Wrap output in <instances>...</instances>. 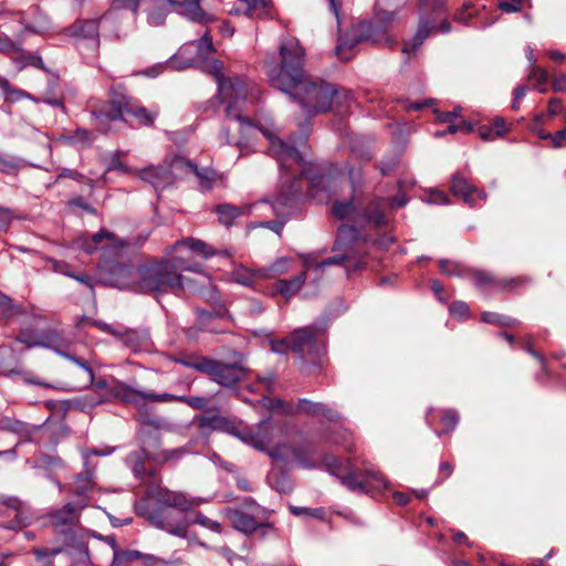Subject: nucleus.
I'll list each match as a JSON object with an SVG mask.
<instances>
[{"instance_id": "nucleus-1", "label": "nucleus", "mask_w": 566, "mask_h": 566, "mask_svg": "<svg viewBox=\"0 0 566 566\" xmlns=\"http://www.w3.org/2000/svg\"><path fill=\"white\" fill-rule=\"evenodd\" d=\"M214 254L216 251L206 242L186 238L169 247L161 260L139 268L116 266L115 284L120 289L132 287L142 293H165L189 285L190 281L181 274L184 271L198 273L202 284L210 283V277L195 263L193 255L208 259Z\"/></svg>"}, {"instance_id": "nucleus-2", "label": "nucleus", "mask_w": 566, "mask_h": 566, "mask_svg": "<svg viewBox=\"0 0 566 566\" xmlns=\"http://www.w3.org/2000/svg\"><path fill=\"white\" fill-rule=\"evenodd\" d=\"M281 65L273 63L266 65V74L271 85L282 92L294 96L306 114L315 115L332 108L334 101L349 99L347 92H338L334 85L327 83L306 82L304 74L305 52L300 42L285 39L280 45Z\"/></svg>"}, {"instance_id": "nucleus-3", "label": "nucleus", "mask_w": 566, "mask_h": 566, "mask_svg": "<svg viewBox=\"0 0 566 566\" xmlns=\"http://www.w3.org/2000/svg\"><path fill=\"white\" fill-rule=\"evenodd\" d=\"M214 52L212 36L207 29L200 39L185 43L170 60L175 70H184L197 66L203 72L211 74L218 82L219 96L222 103H227V117L234 118L251 127L249 119L241 114L248 104L259 101V91L252 83L240 77H224L223 63L216 59H207V55Z\"/></svg>"}, {"instance_id": "nucleus-4", "label": "nucleus", "mask_w": 566, "mask_h": 566, "mask_svg": "<svg viewBox=\"0 0 566 566\" xmlns=\"http://www.w3.org/2000/svg\"><path fill=\"white\" fill-rule=\"evenodd\" d=\"M231 433L244 443L266 452L274 459L286 460L292 457L298 467L303 469H313L317 465V461L314 459L315 451L311 446L292 448L281 443L277 438L282 434V429L270 420L260 422L256 431H252L249 428L241 430L233 428Z\"/></svg>"}, {"instance_id": "nucleus-5", "label": "nucleus", "mask_w": 566, "mask_h": 566, "mask_svg": "<svg viewBox=\"0 0 566 566\" xmlns=\"http://www.w3.org/2000/svg\"><path fill=\"white\" fill-rule=\"evenodd\" d=\"M93 114L98 118L109 120L125 119L126 116H134L142 125H151L156 118V113L147 111L139 106L122 93L115 90L111 92V101L101 109H94Z\"/></svg>"}, {"instance_id": "nucleus-6", "label": "nucleus", "mask_w": 566, "mask_h": 566, "mask_svg": "<svg viewBox=\"0 0 566 566\" xmlns=\"http://www.w3.org/2000/svg\"><path fill=\"white\" fill-rule=\"evenodd\" d=\"M203 501L201 499L188 497L184 493L159 488L148 491L146 500L136 504L135 507L142 506V510H148V512L154 513H156V511L151 510L150 505H154L155 509L159 511H163L168 507H175L182 512H186L191 507L199 505ZM157 514L159 513L157 512Z\"/></svg>"}, {"instance_id": "nucleus-7", "label": "nucleus", "mask_w": 566, "mask_h": 566, "mask_svg": "<svg viewBox=\"0 0 566 566\" xmlns=\"http://www.w3.org/2000/svg\"><path fill=\"white\" fill-rule=\"evenodd\" d=\"M195 369L210 375L213 381L222 386L234 385L245 375L244 369L238 364H223L208 357H202Z\"/></svg>"}, {"instance_id": "nucleus-8", "label": "nucleus", "mask_w": 566, "mask_h": 566, "mask_svg": "<svg viewBox=\"0 0 566 566\" xmlns=\"http://www.w3.org/2000/svg\"><path fill=\"white\" fill-rule=\"evenodd\" d=\"M251 513L241 510H230L228 516L232 525L240 532L250 534L258 528H272V523L268 522L270 511L260 509L258 505L250 506Z\"/></svg>"}, {"instance_id": "nucleus-9", "label": "nucleus", "mask_w": 566, "mask_h": 566, "mask_svg": "<svg viewBox=\"0 0 566 566\" xmlns=\"http://www.w3.org/2000/svg\"><path fill=\"white\" fill-rule=\"evenodd\" d=\"M120 389H122L123 399L125 401H127L128 403H134L137 406H140L146 401H150V402L186 401L189 405L197 407V408H201L205 405V399L199 398V397L188 399L184 396H176V395L167 394V392L153 394V392H147V391H142V390L135 389L130 386H123V387H120Z\"/></svg>"}, {"instance_id": "nucleus-10", "label": "nucleus", "mask_w": 566, "mask_h": 566, "mask_svg": "<svg viewBox=\"0 0 566 566\" xmlns=\"http://www.w3.org/2000/svg\"><path fill=\"white\" fill-rule=\"evenodd\" d=\"M436 29L442 33L451 31V24L444 17V9L442 6L437 7L434 10V18L432 20L423 18L420 19L415 36L410 43L405 44L402 51L405 53L416 51Z\"/></svg>"}, {"instance_id": "nucleus-11", "label": "nucleus", "mask_w": 566, "mask_h": 566, "mask_svg": "<svg viewBox=\"0 0 566 566\" xmlns=\"http://www.w3.org/2000/svg\"><path fill=\"white\" fill-rule=\"evenodd\" d=\"M260 132L266 137L270 143V153L274 156L281 168L291 169L294 165L304 168V160L300 151L295 147L285 144L283 140L277 138L274 133L268 129H260ZM305 170H301V175H305Z\"/></svg>"}, {"instance_id": "nucleus-12", "label": "nucleus", "mask_w": 566, "mask_h": 566, "mask_svg": "<svg viewBox=\"0 0 566 566\" xmlns=\"http://www.w3.org/2000/svg\"><path fill=\"white\" fill-rule=\"evenodd\" d=\"M18 339L19 342L25 344L28 347L43 346L57 348L62 342V335L57 329H50L49 332L42 333L23 331L20 333Z\"/></svg>"}, {"instance_id": "nucleus-13", "label": "nucleus", "mask_w": 566, "mask_h": 566, "mask_svg": "<svg viewBox=\"0 0 566 566\" xmlns=\"http://www.w3.org/2000/svg\"><path fill=\"white\" fill-rule=\"evenodd\" d=\"M112 170H120L124 174H134L135 169H132V168L125 166L119 159V154L115 153L111 156L109 160L105 164L104 167L90 168L87 170V172H88L87 177H85L84 174L78 172V174H76V178H78L81 182L83 181V179H86L87 180L86 186H87L88 190H91L93 188V185L98 179H101L105 172L112 171Z\"/></svg>"}, {"instance_id": "nucleus-14", "label": "nucleus", "mask_w": 566, "mask_h": 566, "mask_svg": "<svg viewBox=\"0 0 566 566\" xmlns=\"http://www.w3.org/2000/svg\"><path fill=\"white\" fill-rule=\"evenodd\" d=\"M76 243L86 253H92L99 249H109L123 245V242L109 232L95 233L90 238V240L84 237H80L76 239Z\"/></svg>"}, {"instance_id": "nucleus-15", "label": "nucleus", "mask_w": 566, "mask_h": 566, "mask_svg": "<svg viewBox=\"0 0 566 566\" xmlns=\"http://www.w3.org/2000/svg\"><path fill=\"white\" fill-rule=\"evenodd\" d=\"M450 190L454 196H459L470 206H475L479 201L485 200V193L471 186L467 179L459 175L453 176Z\"/></svg>"}, {"instance_id": "nucleus-16", "label": "nucleus", "mask_w": 566, "mask_h": 566, "mask_svg": "<svg viewBox=\"0 0 566 566\" xmlns=\"http://www.w3.org/2000/svg\"><path fill=\"white\" fill-rule=\"evenodd\" d=\"M292 350L305 355L312 354L316 348V329L314 327H303L295 329L291 334Z\"/></svg>"}, {"instance_id": "nucleus-17", "label": "nucleus", "mask_w": 566, "mask_h": 566, "mask_svg": "<svg viewBox=\"0 0 566 566\" xmlns=\"http://www.w3.org/2000/svg\"><path fill=\"white\" fill-rule=\"evenodd\" d=\"M180 9V13L192 22L208 24L216 20L214 15L202 10L200 0L169 1Z\"/></svg>"}, {"instance_id": "nucleus-18", "label": "nucleus", "mask_w": 566, "mask_h": 566, "mask_svg": "<svg viewBox=\"0 0 566 566\" xmlns=\"http://www.w3.org/2000/svg\"><path fill=\"white\" fill-rule=\"evenodd\" d=\"M395 20V13L384 12L377 14L376 23H364L360 25L359 32L356 38L359 40H371L375 42L380 41L379 33L385 31V25L391 23Z\"/></svg>"}, {"instance_id": "nucleus-19", "label": "nucleus", "mask_w": 566, "mask_h": 566, "mask_svg": "<svg viewBox=\"0 0 566 566\" xmlns=\"http://www.w3.org/2000/svg\"><path fill=\"white\" fill-rule=\"evenodd\" d=\"M134 175L142 180L150 182L156 189L171 184V178L164 166H149L143 169H135Z\"/></svg>"}, {"instance_id": "nucleus-20", "label": "nucleus", "mask_w": 566, "mask_h": 566, "mask_svg": "<svg viewBox=\"0 0 566 566\" xmlns=\"http://www.w3.org/2000/svg\"><path fill=\"white\" fill-rule=\"evenodd\" d=\"M136 512L142 515V516H145L147 517L150 523L161 530H165L167 531L168 533L175 535V536H179V537H186V534H187V528L185 525L182 524H178V525H171L170 523H168L167 521H165L160 514H157V513H154V512H148V510H142V506H137L136 507Z\"/></svg>"}, {"instance_id": "nucleus-21", "label": "nucleus", "mask_w": 566, "mask_h": 566, "mask_svg": "<svg viewBox=\"0 0 566 566\" xmlns=\"http://www.w3.org/2000/svg\"><path fill=\"white\" fill-rule=\"evenodd\" d=\"M510 130V126L504 118L496 117L491 125H481L478 127L476 133L484 142H492L496 138L504 137Z\"/></svg>"}, {"instance_id": "nucleus-22", "label": "nucleus", "mask_w": 566, "mask_h": 566, "mask_svg": "<svg viewBox=\"0 0 566 566\" xmlns=\"http://www.w3.org/2000/svg\"><path fill=\"white\" fill-rule=\"evenodd\" d=\"M94 489V482L92 479V472H87L86 475H78L75 481V485H73V494L75 493L77 500L73 499V509L75 506L83 507L87 503V499L90 493Z\"/></svg>"}, {"instance_id": "nucleus-23", "label": "nucleus", "mask_w": 566, "mask_h": 566, "mask_svg": "<svg viewBox=\"0 0 566 566\" xmlns=\"http://www.w3.org/2000/svg\"><path fill=\"white\" fill-rule=\"evenodd\" d=\"M73 379H75L76 389H85L93 384L94 375L91 366L85 361L75 359L73 356Z\"/></svg>"}, {"instance_id": "nucleus-24", "label": "nucleus", "mask_w": 566, "mask_h": 566, "mask_svg": "<svg viewBox=\"0 0 566 566\" xmlns=\"http://www.w3.org/2000/svg\"><path fill=\"white\" fill-rule=\"evenodd\" d=\"M297 411L314 416H321L329 420L337 419L338 415L332 408L321 402H313L306 399H301L297 405Z\"/></svg>"}, {"instance_id": "nucleus-25", "label": "nucleus", "mask_w": 566, "mask_h": 566, "mask_svg": "<svg viewBox=\"0 0 566 566\" xmlns=\"http://www.w3.org/2000/svg\"><path fill=\"white\" fill-rule=\"evenodd\" d=\"M306 281V273L303 272L292 280H280L275 284L276 293L281 294L286 300L291 298L296 292L301 290Z\"/></svg>"}, {"instance_id": "nucleus-26", "label": "nucleus", "mask_w": 566, "mask_h": 566, "mask_svg": "<svg viewBox=\"0 0 566 566\" xmlns=\"http://www.w3.org/2000/svg\"><path fill=\"white\" fill-rule=\"evenodd\" d=\"M85 29L87 31L86 35H82L81 33L73 35V44L77 50H82L84 46H86L87 42V44L95 50L98 46L97 23L95 21H88L85 23Z\"/></svg>"}, {"instance_id": "nucleus-27", "label": "nucleus", "mask_w": 566, "mask_h": 566, "mask_svg": "<svg viewBox=\"0 0 566 566\" xmlns=\"http://www.w3.org/2000/svg\"><path fill=\"white\" fill-rule=\"evenodd\" d=\"M270 274L265 271H252L243 266H239L232 272V280L242 285H252L256 279H269Z\"/></svg>"}, {"instance_id": "nucleus-28", "label": "nucleus", "mask_w": 566, "mask_h": 566, "mask_svg": "<svg viewBox=\"0 0 566 566\" xmlns=\"http://www.w3.org/2000/svg\"><path fill=\"white\" fill-rule=\"evenodd\" d=\"M342 484L352 492L370 493V489L365 481V474L352 472L347 475H338Z\"/></svg>"}, {"instance_id": "nucleus-29", "label": "nucleus", "mask_w": 566, "mask_h": 566, "mask_svg": "<svg viewBox=\"0 0 566 566\" xmlns=\"http://www.w3.org/2000/svg\"><path fill=\"white\" fill-rule=\"evenodd\" d=\"M250 206H241L234 207L231 205H221L218 207L217 211L219 214V220L224 226H231L235 218L241 214L248 213Z\"/></svg>"}, {"instance_id": "nucleus-30", "label": "nucleus", "mask_w": 566, "mask_h": 566, "mask_svg": "<svg viewBox=\"0 0 566 566\" xmlns=\"http://www.w3.org/2000/svg\"><path fill=\"white\" fill-rule=\"evenodd\" d=\"M166 169L172 181L176 178H181L187 172H192L195 165L186 161L181 157H175L170 161L169 167H166Z\"/></svg>"}, {"instance_id": "nucleus-31", "label": "nucleus", "mask_w": 566, "mask_h": 566, "mask_svg": "<svg viewBox=\"0 0 566 566\" xmlns=\"http://www.w3.org/2000/svg\"><path fill=\"white\" fill-rule=\"evenodd\" d=\"M73 566H95L85 543H73Z\"/></svg>"}, {"instance_id": "nucleus-32", "label": "nucleus", "mask_w": 566, "mask_h": 566, "mask_svg": "<svg viewBox=\"0 0 566 566\" xmlns=\"http://www.w3.org/2000/svg\"><path fill=\"white\" fill-rule=\"evenodd\" d=\"M138 557H142V552L136 549L115 551L109 566H130Z\"/></svg>"}, {"instance_id": "nucleus-33", "label": "nucleus", "mask_w": 566, "mask_h": 566, "mask_svg": "<svg viewBox=\"0 0 566 566\" xmlns=\"http://www.w3.org/2000/svg\"><path fill=\"white\" fill-rule=\"evenodd\" d=\"M0 90L2 91L3 97L7 102L15 103L22 98H29L30 95L14 86L9 81L0 76Z\"/></svg>"}, {"instance_id": "nucleus-34", "label": "nucleus", "mask_w": 566, "mask_h": 566, "mask_svg": "<svg viewBox=\"0 0 566 566\" xmlns=\"http://www.w3.org/2000/svg\"><path fill=\"white\" fill-rule=\"evenodd\" d=\"M365 481L367 482V486L370 489V493L371 492H380L388 488L387 479L378 472H374V471L366 472Z\"/></svg>"}, {"instance_id": "nucleus-35", "label": "nucleus", "mask_w": 566, "mask_h": 566, "mask_svg": "<svg viewBox=\"0 0 566 566\" xmlns=\"http://www.w3.org/2000/svg\"><path fill=\"white\" fill-rule=\"evenodd\" d=\"M138 560L140 562L142 566H179L182 563L180 558L167 560L155 555L143 553L142 557H138Z\"/></svg>"}, {"instance_id": "nucleus-36", "label": "nucleus", "mask_w": 566, "mask_h": 566, "mask_svg": "<svg viewBox=\"0 0 566 566\" xmlns=\"http://www.w3.org/2000/svg\"><path fill=\"white\" fill-rule=\"evenodd\" d=\"M291 268V260L289 258L277 259L269 269H262L270 274V277L286 273Z\"/></svg>"}, {"instance_id": "nucleus-37", "label": "nucleus", "mask_w": 566, "mask_h": 566, "mask_svg": "<svg viewBox=\"0 0 566 566\" xmlns=\"http://www.w3.org/2000/svg\"><path fill=\"white\" fill-rule=\"evenodd\" d=\"M21 51L20 45L13 42L7 35H0V53L9 55L15 60L14 54Z\"/></svg>"}, {"instance_id": "nucleus-38", "label": "nucleus", "mask_w": 566, "mask_h": 566, "mask_svg": "<svg viewBox=\"0 0 566 566\" xmlns=\"http://www.w3.org/2000/svg\"><path fill=\"white\" fill-rule=\"evenodd\" d=\"M354 212V206L352 202H339L333 208V214L338 219L349 218Z\"/></svg>"}, {"instance_id": "nucleus-39", "label": "nucleus", "mask_w": 566, "mask_h": 566, "mask_svg": "<svg viewBox=\"0 0 566 566\" xmlns=\"http://www.w3.org/2000/svg\"><path fill=\"white\" fill-rule=\"evenodd\" d=\"M192 523L195 524H199L206 528H209L216 533H220L221 532V525L216 522V521H212L210 520L209 517L202 515V514H197V516L195 517V520L192 521Z\"/></svg>"}, {"instance_id": "nucleus-40", "label": "nucleus", "mask_w": 566, "mask_h": 566, "mask_svg": "<svg viewBox=\"0 0 566 566\" xmlns=\"http://www.w3.org/2000/svg\"><path fill=\"white\" fill-rule=\"evenodd\" d=\"M482 319L485 323L499 324V325H513L515 322L514 319H512L510 317H504V316H501L495 313H484L482 315Z\"/></svg>"}, {"instance_id": "nucleus-41", "label": "nucleus", "mask_w": 566, "mask_h": 566, "mask_svg": "<svg viewBox=\"0 0 566 566\" xmlns=\"http://www.w3.org/2000/svg\"><path fill=\"white\" fill-rule=\"evenodd\" d=\"M539 137L543 138V139L551 138L553 146L555 148H560V147H563L566 144V128H564L562 130H558L554 135H551V134H539Z\"/></svg>"}, {"instance_id": "nucleus-42", "label": "nucleus", "mask_w": 566, "mask_h": 566, "mask_svg": "<svg viewBox=\"0 0 566 566\" xmlns=\"http://www.w3.org/2000/svg\"><path fill=\"white\" fill-rule=\"evenodd\" d=\"M34 554L38 559H44L46 557H54L56 555L63 554L64 556H69L67 551H64L63 548H39L34 551Z\"/></svg>"}, {"instance_id": "nucleus-43", "label": "nucleus", "mask_w": 566, "mask_h": 566, "mask_svg": "<svg viewBox=\"0 0 566 566\" xmlns=\"http://www.w3.org/2000/svg\"><path fill=\"white\" fill-rule=\"evenodd\" d=\"M139 4L140 0H114L113 7L115 9L130 10L133 14L136 15L138 12Z\"/></svg>"}, {"instance_id": "nucleus-44", "label": "nucleus", "mask_w": 566, "mask_h": 566, "mask_svg": "<svg viewBox=\"0 0 566 566\" xmlns=\"http://www.w3.org/2000/svg\"><path fill=\"white\" fill-rule=\"evenodd\" d=\"M271 348L276 354H286L290 349H292L291 337L289 339L271 342Z\"/></svg>"}, {"instance_id": "nucleus-45", "label": "nucleus", "mask_w": 566, "mask_h": 566, "mask_svg": "<svg viewBox=\"0 0 566 566\" xmlns=\"http://www.w3.org/2000/svg\"><path fill=\"white\" fill-rule=\"evenodd\" d=\"M71 521V504H66L63 509V512L60 515L53 517V523L55 527L67 526V523Z\"/></svg>"}, {"instance_id": "nucleus-46", "label": "nucleus", "mask_w": 566, "mask_h": 566, "mask_svg": "<svg viewBox=\"0 0 566 566\" xmlns=\"http://www.w3.org/2000/svg\"><path fill=\"white\" fill-rule=\"evenodd\" d=\"M530 78L535 81L537 85L542 86L546 84L548 75L545 70L533 66L530 73Z\"/></svg>"}, {"instance_id": "nucleus-47", "label": "nucleus", "mask_w": 566, "mask_h": 566, "mask_svg": "<svg viewBox=\"0 0 566 566\" xmlns=\"http://www.w3.org/2000/svg\"><path fill=\"white\" fill-rule=\"evenodd\" d=\"M524 0H511V1H503L500 3V9L504 12H517L522 9Z\"/></svg>"}, {"instance_id": "nucleus-48", "label": "nucleus", "mask_w": 566, "mask_h": 566, "mask_svg": "<svg viewBox=\"0 0 566 566\" xmlns=\"http://www.w3.org/2000/svg\"><path fill=\"white\" fill-rule=\"evenodd\" d=\"M93 140V136L86 129L78 128L73 134V142L80 143L82 145H87Z\"/></svg>"}, {"instance_id": "nucleus-49", "label": "nucleus", "mask_w": 566, "mask_h": 566, "mask_svg": "<svg viewBox=\"0 0 566 566\" xmlns=\"http://www.w3.org/2000/svg\"><path fill=\"white\" fill-rule=\"evenodd\" d=\"M192 172H195L201 180V185L203 188L209 189L211 187V180L213 172L210 170H203L199 171L197 166H195V169H192Z\"/></svg>"}, {"instance_id": "nucleus-50", "label": "nucleus", "mask_w": 566, "mask_h": 566, "mask_svg": "<svg viewBox=\"0 0 566 566\" xmlns=\"http://www.w3.org/2000/svg\"><path fill=\"white\" fill-rule=\"evenodd\" d=\"M428 202L436 205H447L449 203V199L444 192L436 190L430 192Z\"/></svg>"}, {"instance_id": "nucleus-51", "label": "nucleus", "mask_w": 566, "mask_h": 566, "mask_svg": "<svg viewBox=\"0 0 566 566\" xmlns=\"http://www.w3.org/2000/svg\"><path fill=\"white\" fill-rule=\"evenodd\" d=\"M468 312H469V307L465 303L463 302H455L453 303L451 306H450V313L452 315H455V316H459V317H464L468 315Z\"/></svg>"}, {"instance_id": "nucleus-52", "label": "nucleus", "mask_w": 566, "mask_h": 566, "mask_svg": "<svg viewBox=\"0 0 566 566\" xmlns=\"http://www.w3.org/2000/svg\"><path fill=\"white\" fill-rule=\"evenodd\" d=\"M472 275L478 286H483L492 282V277L481 271H474Z\"/></svg>"}, {"instance_id": "nucleus-53", "label": "nucleus", "mask_w": 566, "mask_h": 566, "mask_svg": "<svg viewBox=\"0 0 566 566\" xmlns=\"http://www.w3.org/2000/svg\"><path fill=\"white\" fill-rule=\"evenodd\" d=\"M366 220L375 226L384 223L385 217L381 211L375 210L366 214Z\"/></svg>"}, {"instance_id": "nucleus-54", "label": "nucleus", "mask_w": 566, "mask_h": 566, "mask_svg": "<svg viewBox=\"0 0 566 566\" xmlns=\"http://www.w3.org/2000/svg\"><path fill=\"white\" fill-rule=\"evenodd\" d=\"M356 237V229L349 226H342L338 230V238L342 240L352 239Z\"/></svg>"}, {"instance_id": "nucleus-55", "label": "nucleus", "mask_w": 566, "mask_h": 566, "mask_svg": "<svg viewBox=\"0 0 566 566\" xmlns=\"http://www.w3.org/2000/svg\"><path fill=\"white\" fill-rule=\"evenodd\" d=\"M458 420H459V417L453 411H448L443 418L444 424L448 430L454 428L455 424L458 423Z\"/></svg>"}, {"instance_id": "nucleus-56", "label": "nucleus", "mask_w": 566, "mask_h": 566, "mask_svg": "<svg viewBox=\"0 0 566 566\" xmlns=\"http://www.w3.org/2000/svg\"><path fill=\"white\" fill-rule=\"evenodd\" d=\"M554 91L566 92V74L556 76L553 81Z\"/></svg>"}, {"instance_id": "nucleus-57", "label": "nucleus", "mask_w": 566, "mask_h": 566, "mask_svg": "<svg viewBox=\"0 0 566 566\" xmlns=\"http://www.w3.org/2000/svg\"><path fill=\"white\" fill-rule=\"evenodd\" d=\"M0 310L3 315L10 316L11 313V301L4 295H0Z\"/></svg>"}, {"instance_id": "nucleus-58", "label": "nucleus", "mask_w": 566, "mask_h": 566, "mask_svg": "<svg viewBox=\"0 0 566 566\" xmlns=\"http://www.w3.org/2000/svg\"><path fill=\"white\" fill-rule=\"evenodd\" d=\"M460 129H464L467 133H471L473 130V126L471 124L463 123L462 125H450L447 128V133L454 134Z\"/></svg>"}, {"instance_id": "nucleus-59", "label": "nucleus", "mask_w": 566, "mask_h": 566, "mask_svg": "<svg viewBox=\"0 0 566 566\" xmlns=\"http://www.w3.org/2000/svg\"><path fill=\"white\" fill-rule=\"evenodd\" d=\"M14 168L15 165L11 160H8L0 155V171L11 172Z\"/></svg>"}, {"instance_id": "nucleus-60", "label": "nucleus", "mask_w": 566, "mask_h": 566, "mask_svg": "<svg viewBox=\"0 0 566 566\" xmlns=\"http://www.w3.org/2000/svg\"><path fill=\"white\" fill-rule=\"evenodd\" d=\"M11 220V213L9 210L0 208V229H4Z\"/></svg>"}, {"instance_id": "nucleus-61", "label": "nucleus", "mask_w": 566, "mask_h": 566, "mask_svg": "<svg viewBox=\"0 0 566 566\" xmlns=\"http://www.w3.org/2000/svg\"><path fill=\"white\" fill-rule=\"evenodd\" d=\"M343 260H344L343 258H337V256L329 258V259L325 260L324 262L315 264V269L319 270V269H323V268H325L327 265L339 263Z\"/></svg>"}, {"instance_id": "nucleus-62", "label": "nucleus", "mask_w": 566, "mask_h": 566, "mask_svg": "<svg viewBox=\"0 0 566 566\" xmlns=\"http://www.w3.org/2000/svg\"><path fill=\"white\" fill-rule=\"evenodd\" d=\"M392 497L399 505H406L409 502V496L402 492H395Z\"/></svg>"}, {"instance_id": "nucleus-63", "label": "nucleus", "mask_w": 566, "mask_h": 566, "mask_svg": "<svg viewBox=\"0 0 566 566\" xmlns=\"http://www.w3.org/2000/svg\"><path fill=\"white\" fill-rule=\"evenodd\" d=\"M148 21L153 25H160L164 22V18L161 14L154 11L148 15Z\"/></svg>"}, {"instance_id": "nucleus-64", "label": "nucleus", "mask_w": 566, "mask_h": 566, "mask_svg": "<svg viewBox=\"0 0 566 566\" xmlns=\"http://www.w3.org/2000/svg\"><path fill=\"white\" fill-rule=\"evenodd\" d=\"M260 226L270 228L271 230L275 231L277 234H280L283 229V223H281V222H263Z\"/></svg>"}]
</instances>
